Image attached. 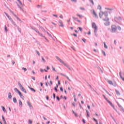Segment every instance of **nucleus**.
Masks as SVG:
<instances>
[{
	"mask_svg": "<svg viewBox=\"0 0 124 124\" xmlns=\"http://www.w3.org/2000/svg\"><path fill=\"white\" fill-rule=\"evenodd\" d=\"M73 19H74V20H75V21H77L78 20V18L77 17H75L74 16L72 17Z\"/></svg>",
	"mask_w": 124,
	"mask_h": 124,
	"instance_id": "38",
	"label": "nucleus"
},
{
	"mask_svg": "<svg viewBox=\"0 0 124 124\" xmlns=\"http://www.w3.org/2000/svg\"><path fill=\"white\" fill-rule=\"evenodd\" d=\"M117 29H118L119 31H121V30H122V28H121V27H120V26H118V27H117Z\"/></svg>",
	"mask_w": 124,
	"mask_h": 124,
	"instance_id": "48",
	"label": "nucleus"
},
{
	"mask_svg": "<svg viewBox=\"0 0 124 124\" xmlns=\"http://www.w3.org/2000/svg\"><path fill=\"white\" fill-rule=\"evenodd\" d=\"M19 104L20 107L21 108L23 107V103H22V101L20 100H19Z\"/></svg>",
	"mask_w": 124,
	"mask_h": 124,
	"instance_id": "15",
	"label": "nucleus"
},
{
	"mask_svg": "<svg viewBox=\"0 0 124 124\" xmlns=\"http://www.w3.org/2000/svg\"><path fill=\"white\" fill-rule=\"evenodd\" d=\"M29 123L30 124H32V121H31V120H29Z\"/></svg>",
	"mask_w": 124,
	"mask_h": 124,
	"instance_id": "49",
	"label": "nucleus"
},
{
	"mask_svg": "<svg viewBox=\"0 0 124 124\" xmlns=\"http://www.w3.org/2000/svg\"><path fill=\"white\" fill-rule=\"evenodd\" d=\"M18 3H19V5H21V7H23V4L22 3V2L20 0H17Z\"/></svg>",
	"mask_w": 124,
	"mask_h": 124,
	"instance_id": "20",
	"label": "nucleus"
},
{
	"mask_svg": "<svg viewBox=\"0 0 124 124\" xmlns=\"http://www.w3.org/2000/svg\"><path fill=\"white\" fill-rule=\"evenodd\" d=\"M94 33L96 37H97V28L94 29Z\"/></svg>",
	"mask_w": 124,
	"mask_h": 124,
	"instance_id": "7",
	"label": "nucleus"
},
{
	"mask_svg": "<svg viewBox=\"0 0 124 124\" xmlns=\"http://www.w3.org/2000/svg\"><path fill=\"white\" fill-rule=\"evenodd\" d=\"M55 97H56V94L53 93V98H54V99H55Z\"/></svg>",
	"mask_w": 124,
	"mask_h": 124,
	"instance_id": "62",
	"label": "nucleus"
},
{
	"mask_svg": "<svg viewBox=\"0 0 124 124\" xmlns=\"http://www.w3.org/2000/svg\"><path fill=\"white\" fill-rule=\"evenodd\" d=\"M104 16L105 17H108V12L105 11L104 12Z\"/></svg>",
	"mask_w": 124,
	"mask_h": 124,
	"instance_id": "12",
	"label": "nucleus"
},
{
	"mask_svg": "<svg viewBox=\"0 0 124 124\" xmlns=\"http://www.w3.org/2000/svg\"><path fill=\"white\" fill-rule=\"evenodd\" d=\"M71 1H72V2H75L76 3V2H77V0H71Z\"/></svg>",
	"mask_w": 124,
	"mask_h": 124,
	"instance_id": "42",
	"label": "nucleus"
},
{
	"mask_svg": "<svg viewBox=\"0 0 124 124\" xmlns=\"http://www.w3.org/2000/svg\"><path fill=\"white\" fill-rule=\"evenodd\" d=\"M104 12H103L102 11H101L99 13V16L100 18V19H101V18H102V16H103L104 13Z\"/></svg>",
	"mask_w": 124,
	"mask_h": 124,
	"instance_id": "5",
	"label": "nucleus"
},
{
	"mask_svg": "<svg viewBox=\"0 0 124 124\" xmlns=\"http://www.w3.org/2000/svg\"><path fill=\"white\" fill-rule=\"evenodd\" d=\"M87 108L88 109H91V106H90V105H88Z\"/></svg>",
	"mask_w": 124,
	"mask_h": 124,
	"instance_id": "60",
	"label": "nucleus"
},
{
	"mask_svg": "<svg viewBox=\"0 0 124 124\" xmlns=\"http://www.w3.org/2000/svg\"><path fill=\"white\" fill-rule=\"evenodd\" d=\"M1 108H2L3 112H6V109H5V108H4V107L1 106Z\"/></svg>",
	"mask_w": 124,
	"mask_h": 124,
	"instance_id": "27",
	"label": "nucleus"
},
{
	"mask_svg": "<svg viewBox=\"0 0 124 124\" xmlns=\"http://www.w3.org/2000/svg\"><path fill=\"white\" fill-rule=\"evenodd\" d=\"M56 98H57V100H58V101H60V98L59 97V96H57Z\"/></svg>",
	"mask_w": 124,
	"mask_h": 124,
	"instance_id": "59",
	"label": "nucleus"
},
{
	"mask_svg": "<svg viewBox=\"0 0 124 124\" xmlns=\"http://www.w3.org/2000/svg\"><path fill=\"white\" fill-rule=\"evenodd\" d=\"M27 104L28 105V106H29L30 108H33L32 106H31V104L30 102V101H27Z\"/></svg>",
	"mask_w": 124,
	"mask_h": 124,
	"instance_id": "13",
	"label": "nucleus"
},
{
	"mask_svg": "<svg viewBox=\"0 0 124 124\" xmlns=\"http://www.w3.org/2000/svg\"><path fill=\"white\" fill-rule=\"evenodd\" d=\"M108 10L112 11V10H113V9L112 8H108Z\"/></svg>",
	"mask_w": 124,
	"mask_h": 124,
	"instance_id": "64",
	"label": "nucleus"
},
{
	"mask_svg": "<svg viewBox=\"0 0 124 124\" xmlns=\"http://www.w3.org/2000/svg\"><path fill=\"white\" fill-rule=\"evenodd\" d=\"M11 23L13 24V25H14V26H17V25L16 24V23H15V22H14V21L12 20Z\"/></svg>",
	"mask_w": 124,
	"mask_h": 124,
	"instance_id": "30",
	"label": "nucleus"
},
{
	"mask_svg": "<svg viewBox=\"0 0 124 124\" xmlns=\"http://www.w3.org/2000/svg\"><path fill=\"white\" fill-rule=\"evenodd\" d=\"M119 75H120L121 79H122L123 80V81H124V78H123V76H122V73L121 72H119Z\"/></svg>",
	"mask_w": 124,
	"mask_h": 124,
	"instance_id": "16",
	"label": "nucleus"
},
{
	"mask_svg": "<svg viewBox=\"0 0 124 124\" xmlns=\"http://www.w3.org/2000/svg\"><path fill=\"white\" fill-rule=\"evenodd\" d=\"M52 16H54V17H56V18H57V17H58V15H52Z\"/></svg>",
	"mask_w": 124,
	"mask_h": 124,
	"instance_id": "53",
	"label": "nucleus"
},
{
	"mask_svg": "<svg viewBox=\"0 0 124 124\" xmlns=\"http://www.w3.org/2000/svg\"><path fill=\"white\" fill-rule=\"evenodd\" d=\"M112 86H113V87H117V83L116 82L112 83Z\"/></svg>",
	"mask_w": 124,
	"mask_h": 124,
	"instance_id": "28",
	"label": "nucleus"
},
{
	"mask_svg": "<svg viewBox=\"0 0 124 124\" xmlns=\"http://www.w3.org/2000/svg\"><path fill=\"white\" fill-rule=\"evenodd\" d=\"M20 90H21L22 92L25 93H27V91H26V89H25L24 87H22L21 88H20Z\"/></svg>",
	"mask_w": 124,
	"mask_h": 124,
	"instance_id": "14",
	"label": "nucleus"
},
{
	"mask_svg": "<svg viewBox=\"0 0 124 124\" xmlns=\"http://www.w3.org/2000/svg\"><path fill=\"white\" fill-rule=\"evenodd\" d=\"M104 47L105 49H108V46L106 45V43H105V42H104Z\"/></svg>",
	"mask_w": 124,
	"mask_h": 124,
	"instance_id": "19",
	"label": "nucleus"
},
{
	"mask_svg": "<svg viewBox=\"0 0 124 124\" xmlns=\"http://www.w3.org/2000/svg\"><path fill=\"white\" fill-rule=\"evenodd\" d=\"M114 21L116 22H118V21L119 22H121V21H122V17H121V16H118V17L115 16L114 17Z\"/></svg>",
	"mask_w": 124,
	"mask_h": 124,
	"instance_id": "3",
	"label": "nucleus"
},
{
	"mask_svg": "<svg viewBox=\"0 0 124 124\" xmlns=\"http://www.w3.org/2000/svg\"><path fill=\"white\" fill-rule=\"evenodd\" d=\"M28 88H29V89L31 90L32 92H34V93H35V90L33 89V88H31L30 87V86H28Z\"/></svg>",
	"mask_w": 124,
	"mask_h": 124,
	"instance_id": "25",
	"label": "nucleus"
},
{
	"mask_svg": "<svg viewBox=\"0 0 124 124\" xmlns=\"http://www.w3.org/2000/svg\"><path fill=\"white\" fill-rule=\"evenodd\" d=\"M4 13H5V14L6 15V16H7V17L8 18V19L10 20V21H11L12 22V20H13L12 19V18L10 17L9 16H8V15H7V14H6V13L4 12Z\"/></svg>",
	"mask_w": 124,
	"mask_h": 124,
	"instance_id": "11",
	"label": "nucleus"
},
{
	"mask_svg": "<svg viewBox=\"0 0 124 124\" xmlns=\"http://www.w3.org/2000/svg\"><path fill=\"white\" fill-rule=\"evenodd\" d=\"M18 86L20 87V89L22 88H23V86H22V85H21L20 83H19V84H18Z\"/></svg>",
	"mask_w": 124,
	"mask_h": 124,
	"instance_id": "50",
	"label": "nucleus"
},
{
	"mask_svg": "<svg viewBox=\"0 0 124 124\" xmlns=\"http://www.w3.org/2000/svg\"><path fill=\"white\" fill-rule=\"evenodd\" d=\"M101 6L100 5H98L97 9H99L100 10H101Z\"/></svg>",
	"mask_w": 124,
	"mask_h": 124,
	"instance_id": "35",
	"label": "nucleus"
},
{
	"mask_svg": "<svg viewBox=\"0 0 124 124\" xmlns=\"http://www.w3.org/2000/svg\"><path fill=\"white\" fill-rule=\"evenodd\" d=\"M82 122L83 123V124H86V120H85V119H82Z\"/></svg>",
	"mask_w": 124,
	"mask_h": 124,
	"instance_id": "52",
	"label": "nucleus"
},
{
	"mask_svg": "<svg viewBox=\"0 0 124 124\" xmlns=\"http://www.w3.org/2000/svg\"><path fill=\"white\" fill-rule=\"evenodd\" d=\"M108 84H109V85H113V82H112V81L111 80L108 81Z\"/></svg>",
	"mask_w": 124,
	"mask_h": 124,
	"instance_id": "29",
	"label": "nucleus"
},
{
	"mask_svg": "<svg viewBox=\"0 0 124 124\" xmlns=\"http://www.w3.org/2000/svg\"><path fill=\"white\" fill-rule=\"evenodd\" d=\"M102 53L103 55H104V56L105 57H106V53H105V51H104L103 50H102Z\"/></svg>",
	"mask_w": 124,
	"mask_h": 124,
	"instance_id": "32",
	"label": "nucleus"
},
{
	"mask_svg": "<svg viewBox=\"0 0 124 124\" xmlns=\"http://www.w3.org/2000/svg\"><path fill=\"white\" fill-rule=\"evenodd\" d=\"M36 53H37V55H38V56L40 55V53H39V52H38V51H36Z\"/></svg>",
	"mask_w": 124,
	"mask_h": 124,
	"instance_id": "56",
	"label": "nucleus"
},
{
	"mask_svg": "<svg viewBox=\"0 0 124 124\" xmlns=\"http://www.w3.org/2000/svg\"><path fill=\"white\" fill-rule=\"evenodd\" d=\"M79 9H80V10H83L84 11H85V10H86L85 8H83V7H80Z\"/></svg>",
	"mask_w": 124,
	"mask_h": 124,
	"instance_id": "41",
	"label": "nucleus"
},
{
	"mask_svg": "<svg viewBox=\"0 0 124 124\" xmlns=\"http://www.w3.org/2000/svg\"><path fill=\"white\" fill-rule=\"evenodd\" d=\"M98 69L99 71H101L102 73H103V71H102V70L101 69V68H100V67L98 68Z\"/></svg>",
	"mask_w": 124,
	"mask_h": 124,
	"instance_id": "37",
	"label": "nucleus"
},
{
	"mask_svg": "<svg viewBox=\"0 0 124 124\" xmlns=\"http://www.w3.org/2000/svg\"><path fill=\"white\" fill-rule=\"evenodd\" d=\"M105 92H106V93H107L108 94V95H109V96H111V94H110V93H109V92L108 91H107V90H105Z\"/></svg>",
	"mask_w": 124,
	"mask_h": 124,
	"instance_id": "40",
	"label": "nucleus"
},
{
	"mask_svg": "<svg viewBox=\"0 0 124 124\" xmlns=\"http://www.w3.org/2000/svg\"><path fill=\"white\" fill-rule=\"evenodd\" d=\"M107 102H108V103H109V104L110 105V106H112L113 105V104L112 103V102H111V101H110L109 100H108V101H107Z\"/></svg>",
	"mask_w": 124,
	"mask_h": 124,
	"instance_id": "23",
	"label": "nucleus"
},
{
	"mask_svg": "<svg viewBox=\"0 0 124 124\" xmlns=\"http://www.w3.org/2000/svg\"><path fill=\"white\" fill-rule=\"evenodd\" d=\"M109 18L108 16L106 17L105 18L103 19V21H104L105 22H109Z\"/></svg>",
	"mask_w": 124,
	"mask_h": 124,
	"instance_id": "8",
	"label": "nucleus"
},
{
	"mask_svg": "<svg viewBox=\"0 0 124 124\" xmlns=\"http://www.w3.org/2000/svg\"><path fill=\"white\" fill-rule=\"evenodd\" d=\"M42 60L44 62H46V61H45V59L43 57H42Z\"/></svg>",
	"mask_w": 124,
	"mask_h": 124,
	"instance_id": "44",
	"label": "nucleus"
},
{
	"mask_svg": "<svg viewBox=\"0 0 124 124\" xmlns=\"http://www.w3.org/2000/svg\"><path fill=\"white\" fill-rule=\"evenodd\" d=\"M8 98L11 99L12 98V95H11V93H8Z\"/></svg>",
	"mask_w": 124,
	"mask_h": 124,
	"instance_id": "18",
	"label": "nucleus"
},
{
	"mask_svg": "<svg viewBox=\"0 0 124 124\" xmlns=\"http://www.w3.org/2000/svg\"><path fill=\"white\" fill-rule=\"evenodd\" d=\"M23 70H24V71H27V68H22Z\"/></svg>",
	"mask_w": 124,
	"mask_h": 124,
	"instance_id": "55",
	"label": "nucleus"
},
{
	"mask_svg": "<svg viewBox=\"0 0 124 124\" xmlns=\"http://www.w3.org/2000/svg\"><path fill=\"white\" fill-rule=\"evenodd\" d=\"M59 26H60V27H62V22H59Z\"/></svg>",
	"mask_w": 124,
	"mask_h": 124,
	"instance_id": "54",
	"label": "nucleus"
},
{
	"mask_svg": "<svg viewBox=\"0 0 124 124\" xmlns=\"http://www.w3.org/2000/svg\"><path fill=\"white\" fill-rule=\"evenodd\" d=\"M62 64L63 65H64V66H65L66 67H67V68L69 70H70L71 71H72V70H73V68H72V67H70V66L67 64V63L64 62H62Z\"/></svg>",
	"mask_w": 124,
	"mask_h": 124,
	"instance_id": "2",
	"label": "nucleus"
},
{
	"mask_svg": "<svg viewBox=\"0 0 124 124\" xmlns=\"http://www.w3.org/2000/svg\"><path fill=\"white\" fill-rule=\"evenodd\" d=\"M56 59H57L58 61H60V60H61V59H59V57H58V56H56Z\"/></svg>",
	"mask_w": 124,
	"mask_h": 124,
	"instance_id": "63",
	"label": "nucleus"
},
{
	"mask_svg": "<svg viewBox=\"0 0 124 124\" xmlns=\"http://www.w3.org/2000/svg\"><path fill=\"white\" fill-rule=\"evenodd\" d=\"M90 2V3H92V5H94V3L93 2V1H91Z\"/></svg>",
	"mask_w": 124,
	"mask_h": 124,
	"instance_id": "46",
	"label": "nucleus"
},
{
	"mask_svg": "<svg viewBox=\"0 0 124 124\" xmlns=\"http://www.w3.org/2000/svg\"><path fill=\"white\" fill-rule=\"evenodd\" d=\"M73 113L75 115V117H78V114H77V113H75V112L74 110H73Z\"/></svg>",
	"mask_w": 124,
	"mask_h": 124,
	"instance_id": "31",
	"label": "nucleus"
},
{
	"mask_svg": "<svg viewBox=\"0 0 124 124\" xmlns=\"http://www.w3.org/2000/svg\"><path fill=\"white\" fill-rule=\"evenodd\" d=\"M93 15L95 16V17L98 18V16H97V14H96V13H95L94 10H93Z\"/></svg>",
	"mask_w": 124,
	"mask_h": 124,
	"instance_id": "9",
	"label": "nucleus"
},
{
	"mask_svg": "<svg viewBox=\"0 0 124 124\" xmlns=\"http://www.w3.org/2000/svg\"><path fill=\"white\" fill-rule=\"evenodd\" d=\"M111 31L112 32H116V31H117V26H116V25H112Z\"/></svg>",
	"mask_w": 124,
	"mask_h": 124,
	"instance_id": "4",
	"label": "nucleus"
},
{
	"mask_svg": "<svg viewBox=\"0 0 124 124\" xmlns=\"http://www.w3.org/2000/svg\"><path fill=\"white\" fill-rule=\"evenodd\" d=\"M115 92L117 95H121V93H120V92H119V91L115 90Z\"/></svg>",
	"mask_w": 124,
	"mask_h": 124,
	"instance_id": "17",
	"label": "nucleus"
},
{
	"mask_svg": "<svg viewBox=\"0 0 124 124\" xmlns=\"http://www.w3.org/2000/svg\"><path fill=\"white\" fill-rule=\"evenodd\" d=\"M78 29L79 31H81V32L83 31V29H82V28L81 27H78Z\"/></svg>",
	"mask_w": 124,
	"mask_h": 124,
	"instance_id": "33",
	"label": "nucleus"
},
{
	"mask_svg": "<svg viewBox=\"0 0 124 124\" xmlns=\"http://www.w3.org/2000/svg\"><path fill=\"white\" fill-rule=\"evenodd\" d=\"M13 102L14 103H17V99L16 97L13 98Z\"/></svg>",
	"mask_w": 124,
	"mask_h": 124,
	"instance_id": "22",
	"label": "nucleus"
},
{
	"mask_svg": "<svg viewBox=\"0 0 124 124\" xmlns=\"http://www.w3.org/2000/svg\"><path fill=\"white\" fill-rule=\"evenodd\" d=\"M2 119L3 122H4V121H5V119H4V117L3 116H2Z\"/></svg>",
	"mask_w": 124,
	"mask_h": 124,
	"instance_id": "58",
	"label": "nucleus"
},
{
	"mask_svg": "<svg viewBox=\"0 0 124 124\" xmlns=\"http://www.w3.org/2000/svg\"><path fill=\"white\" fill-rule=\"evenodd\" d=\"M79 107H80V109L83 108V107H82V105H81L80 103H79Z\"/></svg>",
	"mask_w": 124,
	"mask_h": 124,
	"instance_id": "51",
	"label": "nucleus"
},
{
	"mask_svg": "<svg viewBox=\"0 0 124 124\" xmlns=\"http://www.w3.org/2000/svg\"><path fill=\"white\" fill-rule=\"evenodd\" d=\"M73 35H74V36L77 37V34L74 33Z\"/></svg>",
	"mask_w": 124,
	"mask_h": 124,
	"instance_id": "61",
	"label": "nucleus"
},
{
	"mask_svg": "<svg viewBox=\"0 0 124 124\" xmlns=\"http://www.w3.org/2000/svg\"><path fill=\"white\" fill-rule=\"evenodd\" d=\"M77 16L79 17V18H82V17H83L81 15L79 14L77 15Z\"/></svg>",
	"mask_w": 124,
	"mask_h": 124,
	"instance_id": "45",
	"label": "nucleus"
},
{
	"mask_svg": "<svg viewBox=\"0 0 124 124\" xmlns=\"http://www.w3.org/2000/svg\"><path fill=\"white\" fill-rule=\"evenodd\" d=\"M103 96L104 98L105 99V100H106L107 101L108 100V98H107L106 97V96H105L104 95V94L103 95Z\"/></svg>",
	"mask_w": 124,
	"mask_h": 124,
	"instance_id": "36",
	"label": "nucleus"
},
{
	"mask_svg": "<svg viewBox=\"0 0 124 124\" xmlns=\"http://www.w3.org/2000/svg\"><path fill=\"white\" fill-rule=\"evenodd\" d=\"M92 28L93 29H97V26H96V24H95V23L93 22L92 23Z\"/></svg>",
	"mask_w": 124,
	"mask_h": 124,
	"instance_id": "6",
	"label": "nucleus"
},
{
	"mask_svg": "<svg viewBox=\"0 0 124 124\" xmlns=\"http://www.w3.org/2000/svg\"><path fill=\"white\" fill-rule=\"evenodd\" d=\"M4 29L6 32H7V27H6V25H5Z\"/></svg>",
	"mask_w": 124,
	"mask_h": 124,
	"instance_id": "39",
	"label": "nucleus"
},
{
	"mask_svg": "<svg viewBox=\"0 0 124 124\" xmlns=\"http://www.w3.org/2000/svg\"><path fill=\"white\" fill-rule=\"evenodd\" d=\"M44 31H45V32H46L47 34L50 36V37H52V35H51V34H50L49 32L46 31H45V30H44Z\"/></svg>",
	"mask_w": 124,
	"mask_h": 124,
	"instance_id": "24",
	"label": "nucleus"
},
{
	"mask_svg": "<svg viewBox=\"0 0 124 124\" xmlns=\"http://www.w3.org/2000/svg\"><path fill=\"white\" fill-rule=\"evenodd\" d=\"M86 113L87 115V117H90V112L88 110H86Z\"/></svg>",
	"mask_w": 124,
	"mask_h": 124,
	"instance_id": "34",
	"label": "nucleus"
},
{
	"mask_svg": "<svg viewBox=\"0 0 124 124\" xmlns=\"http://www.w3.org/2000/svg\"><path fill=\"white\" fill-rule=\"evenodd\" d=\"M36 31L37 33H38V34H39V35H40V36H41L42 37H43L44 38H45V36H44L42 33H40L39 31Z\"/></svg>",
	"mask_w": 124,
	"mask_h": 124,
	"instance_id": "10",
	"label": "nucleus"
},
{
	"mask_svg": "<svg viewBox=\"0 0 124 124\" xmlns=\"http://www.w3.org/2000/svg\"><path fill=\"white\" fill-rule=\"evenodd\" d=\"M81 40H82V41H83V42H84V43H86V39H85V38H82V39H81Z\"/></svg>",
	"mask_w": 124,
	"mask_h": 124,
	"instance_id": "43",
	"label": "nucleus"
},
{
	"mask_svg": "<svg viewBox=\"0 0 124 124\" xmlns=\"http://www.w3.org/2000/svg\"><path fill=\"white\" fill-rule=\"evenodd\" d=\"M15 91H16V92H17L19 95L20 96V97H21V98H22V99H25V97L24 96V95H23L22 94V93L20 92V91H19L18 90V89L17 88H15Z\"/></svg>",
	"mask_w": 124,
	"mask_h": 124,
	"instance_id": "1",
	"label": "nucleus"
},
{
	"mask_svg": "<svg viewBox=\"0 0 124 124\" xmlns=\"http://www.w3.org/2000/svg\"><path fill=\"white\" fill-rule=\"evenodd\" d=\"M105 26H109V25H110V22H105L104 23Z\"/></svg>",
	"mask_w": 124,
	"mask_h": 124,
	"instance_id": "26",
	"label": "nucleus"
},
{
	"mask_svg": "<svg viewBox=\"0 0 124 124\" xmlns=\"http://www.w3.org/2000/svg\"><path fill=\"white\" fill-rule=\"evenodd\" d=\"M114 43L115 45H116L117 44V41H116V40H114Z\"/></svg>",
	"mask_w": 124,
	"mask_h": 124,
	"instance_id": "57",
	"label": "nucleus"
},
{
	"mask_svg": "<svg viewBox=\"0 0 124 124\" xmlns=\"http://www.w3.org/2000/svg\"><path fill=\"white\" fill-rule=\"evenodd\" d=\"M62 76H64V77H66L67 78V79L70 81V82L71 81L70 79H69V78H68V77L66 76V75H65L64 74H62Z\"/></svg>",
	"mask_w": 124,
	"mask_h": 124,
	"instance_id": "21",
	"label": "nucleus"
},
{
	"mask_svg": "<svg viewBox=\"0 0 124 124\" xmlns=\"http://www.w3.org/2000/svg\"><path fill=\"white\" fill-rule=\"evenodd\" d=\"M93 120L94 122H95V123H97L98 121L95 118H93Z\"/></svg>",
	"mask_w": 124,
	"mask_h": 124,
	"instance_id": "47",
	"label": "nucleus"
}]
</instances>
